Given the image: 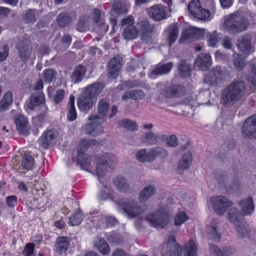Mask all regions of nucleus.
<instances>
[{
	"mask_svg": "<svg viewBox=\"0 0 256 256\" xmlns=\"http://www.w3.org/2000/svg\"><path fill=\"white\" fill-rule=\"evenodd\" d=\"M146 218L152 226L162 228L164 227L168 223L169 220L168 212L162 208L148 215Z\"/></svg>",
	"mask_w": 256,
	"mask_h": 256,
	"instance_id": "7",
	"label": "nucleus"
},
{
	"mask_svg": "<svg viewBox=\"0 0 256 256\" xmlns=\"http://www.w3.org/2000/svg\"><path fill=\"white\" fill-rule=\"evenodd\" d=\"M202 8L200 0H192L188 6V10L192 16L200 12Z\"/></svg>",
	"mask_w": 256,
	"mask_h": 256,
	"instance_id": "48",
	"label": "nucleus"
},
{
	"mask_svg": "<svg viewBox=\"0 0 256 256\" xmlns=\"http://www.w3.org/2000/svg\"><path fill=\"white\" fill-rule=\"evenodd\" d=\"M211 56L206 53L200 54L194 62V64L202 70H206L212 65Z\"/></svg>",
	"mask_w": 256,
	"mask_h": 256,
	"instance_id": "18",
	"label": "nucleus"
},
{
	"mask_svg": "<svg viewBox=\"0 0 256 256\" xmlns=\"http://www.w3.org/2000/svg\"><path fill=\"white\" fill-rule=\"evenodd\" d=\"M233 63L234 68L238 71L242 70L246 65L244 60L240 58L238 54H234V55Z\"/></svg>",
	"mask_w": 256,
	"mask_h": 256,
	"instance_id": "55",
	"label": "nucleus"
},
{
	"mask_svg": "<svg viewBox=\"0 0 256 256\" xmlns=\"http://www.w3.org/2000/svg\"><path fill=\"white\" fill-rule=\"evenodd\" d=\"M164 95L168 98L180 96L185 92L184 87L180 85L166 86L164 88Z\"/></svg>",
	"mask_w": 256,
	"mask_h": 256,
	"instance_id": "26",
	"label": "nucleus"
},
{
	"mask_svg": "<svg viewBox=\"0 0 256 256\" xmlns=\"http://www.w3.org/2000/svg\"><path fill=\"white\" fill-rule=\"evenodd\" d=\"M34 165V160L30 154H24L22 156V166L27 170L32 169Z\"/></svg>",
	"mask_w": 256,
	"mask_h": 256,
	"instance_id": "52",
	"label": "nucleus"
},
{
	"mask_svg": "<svg viewBox=\"0 0 256 256\" xmlns=\"http://www.w3.org/2000/svg\"><path fill=\"white\" fill-rule=\"evenodd\" d=\"M158 136L152 131L144 132L142 136V141L146 145H156L158 144Z\"/></svg>",
	"mask_w": 256,
	"mask_h": 256,
	"instance_id": "32",
	"label": "nucleus"
},
{
	"mask_svg": "<svg viewBox=\"0 0 256 256\" xmlns=\"http://www.w3.org/2000/svg\"><path fill=\"white\" fill-rule=\"evenodd\" d=\"M104 87V86L102 82H94L85 88L83 93L94 99L98 96Z\"/></svg>",
	"mask_w": 256,
	"mask_h": 256,
	"instance_id": "19",
	"label": "nucleus"
},
{
	"mask_svg": "<svg viewBox=\"0 0 256 256\" xmlns=\"http://www.w3.org/2000/svg\"><path fill=\"white\" fill-rule=\"evenodd\" d=\"M74 97L70 96L69 101V110L68 113V118L70 121H73L76 118V112L74 108Z\"/></svg>",
	"mask_w": 256,
	"mask_h": 256,
	"instance_id": "47",
	"label": "nucleus"
},
{
	"mask_svg": "<svg viewBox=\"0 0 256 256\" xmlns=\"http://www.w3.org/2000/svg\"><path fill=\"white\" fill-rule=\"evenodd\" d=\"M89 17L87 16H82L80 17L76 25L78 31L83 32L88 30V24Z\"/></svg>",
	"mask_w": 256,
	"mask_h": 256,
	"instance_id": "46",
	"label": "nucleus"
},
{
	"mask_svg": "<svg viewBox=\"0 0 256 256\" xmlns=\"http://www.w3.org/2000/svg\"><path fill=\"white\" fill-rule=\"evenodd\" d=\"M156 192L155 185L152 184L145 186L138 194V199L141 203L144 202L152 197Z\"/></svg>",
	"mask_w": 256,
	"mask_h": 256,
	"instance_id": "24",
	"label": "nucleus"
},
{
	"mask_svg": "<svg viewBox=\"0 0 256 256\" xmlns=\"http://www.w3.org/2000/svg\"><path fill=\"white\" fill-rule=\"evenodd\" d=\"M188 218V216L184 212H179L175 216L174 224L176 226H180L186 222Z\"/></svg>",
	"mask_w": 256,
	"mask_h": 256,
	"instance_id": "57",
	"label": "nucleus"
},
{
	"mask_svg": "<svg viewBox=\"0 0 256 256\" xmlns=\"http://www.w3.org/2000/svg\"><path fill=\"white\" fill-rule=\"evenodd\" d=\"M227 219L236 225L244 220L242 214L239 212L236 207H232L228 210Z\"/></svg>",
	"mask_w": 256,
	"mask_h": 256,
	"instance_id": "28",
	"label": "nucleus"
},
{
	"mask_svg": "<svg viewBox=\"0 0 256 256\" xmlns=\"http://www.w3.org/2000/svg\"><path fill=\"white\" fill-rule=\"evenodd\" d=\"M94 246L97 250L103 254H108L110 253V247L104 239L98 238L94 242Z\"/></svg>",
	"mask_w": 256,
	"mask_h": 256,
	"instance_id": "42",
	"label": "nucleus"
},
{
	"mask_svg": "<svg viewBox=\"0 0 256 256\" xmlns=\"http://www.w3.org/2000/svg\"><path fill=\"white\" fill-rule=\"evenodd\" d=\"M98 142L94 139L89 140H82L80 141L78 146L77 162L83 169H86L88 164L90 162L91 157L85 154L86 151L91 146L98 144Z\"/></svg>",
	"mask_w": 256,
	"mask_h": 256,
	"instance_id": "4",
	"label": "nucleus"
},
{
	"mask_svg": "<svg viewBox=\"0 0 256 256\" xmlns=\"http://www.w3.org/2000/svg\"><path fill=\"white\" fill-rule=\"evenodd\" d=\"M248 26V20L239 10L229 14L225 20L226 28L232 34L242 32L246 30Z\"/></svg>",
	"mask_w": 256,
	"mask_h": 256,
	"instance_id": "1",
	"label": "nucleus"
},
{
	"mask_svg": "<svg viewBox=\"0 0 256 256\" xmlns=\"http://www.w3.org/2000/svg\"><path fill=\"white\" fill-rule=\"evenodd\" d=\"M116 202L118 206V210H122L130 219L138 216L147 209L146 206H142L138 201L132 198H122Z\"/></svg>",
	"mask_w": 256,
	"mask_h": 256,
	"instance_id": "2",
	"label": "nucleus"
},
{
	"mask_svg": "<svg viewBox=\"0 0 256 256\" xmlns=\"http://www.w3.org/2000/svg\"><path fill=\"white\" fill-rule=\"evenodd\" d=\"M14 122L16 129L19 133L26 135L29 132L30 126L26 118L22 114H18L14 117Z\"/></svg>",
	"mask_w": 256,
	"mask_h": 256,
	"instance_id": "21",
	"label": "nucleus"
},
{
	"mask_svg": "<svg viewBox=\"0 0 256 256\" xmlns=\"http://www.w3.org/2000/svg\"><path fill=\"white\" fill-rule=\"evenodd\" d=\"M44 97L42 92H36L31 96L30 101L28 104V107L31 110H34L35 106L42 105V107L44 105Z\"/></svg>",
	"mask_w": 256,
	"mask_h": 256,
	"instance_id": "27",
	"label": "nucleus"
},
{
	"mask_svg": "<svg viewBox=\"0 0 256 256\" xmlns=\"http://www.w3.org/2000/svg\"><path fill=\"white\" fill-rule=\"evenodd\" d=\"M69 242L65 237H60L57 238L56 243L55 244V248L59 254L65 252L69 246Z\"/></svg>",
	"mask_w": 256,
	"mask_h": 256,
	"instance_id": "38",
	"label": "nucleus"
},
{
	"mask_svg": "<svg viewBox=\"0 0 256 256\" xmlns=\"http://www.w3.org/2000/svg\"><path fill=\"white\" fill-rule=\"evenodd\" d=\"M149 16L156 21L166 18V9L161 6L155 5L147 10Z\"/></svg>",
	"mask_w": 256,
	"mask_h": 256,
	"instance_id": "17",
	"label": "nucleus"
},
{
	"mask_svg": "<svg viewBox=\"0 0 256 256\" xmlns=\"http://www.w3.org/2000/svg\"><path fill=\"white\" fill-rule=\"evenodd\" d=\"M242 132L246 138H256V114L248 118L244 121Z\"/></svg>",
	"mask_w": 256,
	"mask_h": 256,
	"instance_id": "10",
	"label": "nucleus"
},
{
	"mask_svg": "<svg viewBox=\"0 0 256 256\" xmlns=\"http://www.w3.org/2000/svg\"><path fill=\"white\" fill-rule=\"evenodd\" d=\"M172 66L173 64L172 62L158 66L151 72L150 77L156 78V76L158 75L168 74L170 72Z\"/></svg>",
	"mask_w": 256,
	"mask_h": 256,
	"instance_id": "30",
	"label": "nucleus"
},
{
	"mask_svg": "<svg viewBox=\"0 0 256 256\" xmlns=\"http://www.w3.org/2000/svg\"><path fill=\"white\" fill-rule=\"evenodd\" d=\"M122 58L119 56L114 57L110 60L108 64L109 78L114 79L117 78L122 67Z\"/></svg>",
	"mask_w": 256,
	"mask_h": 256,
	"instance_id": "14",
	"label": "nucleus"
},
{
	"mask_svg": "<svg viewBox=\"0 0 256 256\" xmlns=\"http://www.w3.org/2000/svg\"><path fill=\"white\" fill-rule=\"evenodd\" d=\"M56 21L60 28H64L71 22L72 18L68 13L62 12L58 15Z\"/></svg>",
	"mask_w": 256,
	"mask_h": 256,
	"instance_id": "41",
	"label": "nucleus"
},
{
	"mask_svg": "<svg viewBox=\"0 0 256 256\" xmlns=\"http://www.w3.org/2000/svg\"><path fill=\"white\" fill-rule=\"evenodd\" d=\"M238 204L241 206V210L242 214H250L254 210V204L252 198L249 196L248 198L239 202Z\"/></svg>",
	"mask_w": 256,
	"mask_h": 256,
	"instance_id": "29",
	"label": "nucleus"
},
{
	"mask_svg": "<svg viewBox=\"0 0 256 256\" xmlns=\"http://www.w3.org/2000/svg\"><path fill=\"white\" fill-rule=\"evenodd\" d=\"M88 120L91 121L90 123L95 130L98 134H100L103 130L102 125L104 122V118L99 116H91L88 117Z\"/></svg>",
	"mask_w": 256,
	"mask_h": 256,
	"instance_id": "37",
	"label": "nucleus"
},
{
	"mask_svg": "<svg viewBox=\"0 0 256 256\" xmlns=\"http://www.w3.org/2000/svg\"><path fill=\"white\" fill-rule=\"evenodd\" d=\"M92 26L95 32L103 34L108 30V26L106 22L104 14L95 8L92 14Z\"/></svg>",
	"mask_w": 256,
	"mask_h": 256,
	"instance_id": "8",
	"label": "nucleus"
},
{
	"mask_svg": "<svg viewBox=\"0 0 256 256\" xmlns=\"http://www.w3.org/2000/svg\"><path fill=\"white\" fill-rule=\"evenodd\" d=\"M198 246L195 242L190 240L188 243L184 247V256H198Z\"/></svg>",
	"mask_w": 256,
	"mask_h": 256,
	"instance_id": "44",
	"label": "nucleus"
},
{
	"mask_svg": "<svg viewBox=\"0 0 256 256\" xmlns=\"http://www.w3.org/2000/svg\"><path fill=\"white\" fill-rule=\"evenodd\" d=\"M251 40L252 36L250 34L243 35L238 40V47L240 50L246 56L250 54L254 51Z\"/></svg>",
	"mask_w": 256,
	"mask_h": 256,
	"instance_id": "12",
	"label": "nucleus"
},
{
	"mask_svg": "<svg viewBox=\"0 0 256 256\" xmlns=\"http://www.w3.org/2000/svg\"><path fill=\"white\" fill-rule=\"evenodd\" d=\"M110 106L109 102L104 99H102L99 100L97 106L98 113L101 116V117L104 118L106 116L107 112Z\"/></svg>",
	"mask_w": 256,
	"mask_h": 256,
	"instance_id": "45",
	"label": "nucleus"
},
{
	"mask_svg": "<svg viewBox=\"0 0 256 256\" xmlns=\"http://www.w3.org/2000/svg\"><path fill=\"white\" fill-rule=\"evenodd\" d=\"M144 97V92L139 90H130L125 92L122 97L123 101H126L128 99L137 100L142 99Z\"/></svg>",
	"mask_w": 256,
	"mask_h": 256,
	"instance_id": "33",
	"label": "nucleus"
},
{
	"mask_svg": "<svg viewBox=\"0 0 256 256\" xmlns=\"http://www.w3.org/2000/svg\"><path fill=\"white\" fill-rule=\"evenodd\" d=\"M84 130V133L86 134L91 135L93 136H96L98 135V133L96 130H95L94 128L90 122L85 125Z\"/></svg>",
	"mask_w": 256,
	"mask_h": 256,
	"instance_id": "63",
	"label": "nucleus"
},
{
	"mask_svg": "<svg viewBox=\"0 0 256 256\" xmlns=\"http://www.w3.org/2000/svg\"><path fill=\"white\" fill-rule=\"evenodd\" d=\"M42 112L33 118L34 122L36 123L38 126H42V123L44 120L47 112V107H46L44 105H43L42 106Z\"/></svg>",
	"mask_w": 256,
	"mask_h": 256,
	"instance_id": "56",
	"label": "nucleus"
},
{
	"mask_svg": "<svg viewBox=\"0 0 256 256\" xmlns=\"http://www.w3.org/2000/svg\"><path fill=\"white\" fill-rule=\"evenodd\" d=\"M204 30L196 27H190L183 32L180 42L190 43L202 38L204 34Z\"/></svg>",
	"mask_w": 256,
	"mask_h": 256,
	"instance_id": "11",
	"label": "nucleus"
},
{
	"mask_svg": "<svg viewBox=\"0 0 256 256\" xmlns=\"http://www.w3.org/2000/svg\"><path fill=\"white\" fill-rule=\"evenodd\" d=\"M245 83L242 80H236L230 85L225 94V106L234 104L242 96L245 90Z\"/></svg>",
	"mask_w": 256,
	"mask_h": 256,
	"instance_id": "3",
	"label": "nucleus"
},
{
	"mask_svg": "<svg viewBox=\"0 0 256 256\" xmlns=\"http://www.w3.org/2000/svg\"><path fill=\"white\" fill-rule=\"evenodd\" d=\"M24 20L27 23H34L36 22V14L33 10L29 9L26 11L24 16Z\"/></svg>",
	"mask_w": 256,
	"mask_h": 256,
	"instance_id": "62",
	"label": "nucleus"
},
{
	"mask_svg": "<svg viewBox=\"0 0 256 256\" xmlns=\"http://www.w3.org/2000/svg\"><path fill=\"white\" fill-rule=\"evenodd\" d=\"M128 6L125 2L116 0L113 3L112 10L118 14H125L128 12Z\"/></svg>",
	"mask_w": 256,
	"mask_h": 256,
	"instance_id": "35",
	"label": "nucleus"
},
{
	"mask_svg": "<svg viewBox=\"0 0 256 256\" xmlns=\"http://www.w3.org/2000/svg\"><path fill=\"white\" fill-rule=\"evenodd\" d=\"M83 220L82 210L78 208L76 214L72 216L69 218V224L72 226L79 225Z\"/></svg>",
	"mask_w": 256,
	"mask_h": 256,
	"instance_id": "50",
	"label": "nucleus"
},
{
	"mask_svg": "<svg viewBox=\"0 0 256 256\" xmlns=\"http://www.w3.org/2000/svg\"><path fill=\"white\" fill-rule=\"evenodd\" d=\"M168 40L170 46L174 44L177 39L178 36V30L176 24H170L168 28Z\"/></svg>",
	"mask_w": 256,
	"mask_h": 256,
	"instance_id": "43",
	"label": "nucleus"
},
{
	"mask_svg": "<svg viewBox=\"0 0 256 256\" xmlns=\"http://www.w3.org/2000/svg\"><path fill=\"white\" fill-rule=\"evenodd\" d=\"M210 250L212 256H224L223 251L221 250L220 248L214 244H210Z\"/></svg>",
	"mask_w": 256,
	"mask_h": 256,
	"instance_id": "64",
	"label": "nucleus"
},
{
	"mask_svg": "<svg viewBox=\"0 0 256 256\" xmlns=\"http://www.w3.org/2000/svg\"><path fill=\"white\" fill-rule=\"evenodd\" d=\"M78 104L81 111L87 112L93 106V99L82 93L78 98Z\"/></svg>",
	"mask_w": 256,
	"mask_h": 256,
	"instance_id": "25",
	"label": "nucleus"
},
{
	"mask_svg": "<svg viewBox=\"0 0 256 256\" xmlns=\"http://www.w3.org/2000/svg\"><path fill=\"white\" fill-rule=\"evenodd\" d=\"M86 68L81 64L74 67L70 76L71 82L74 84H78L82 82L86 76Z\"/></svg>",
	"mask_w": 256,
	"mask_h": 256,
	"instance_id": "20",
	"label": "nucleus"
},
{
	"mask_svg": "<svg viewBox=\"0 0 256 256\" xmlns=\"http://www.w3.org/2000/svg\"><path fill=\"white\" fill-rule=\"evenodd\" d=\"M208 45L212 46H216L218 40V35L216 31L212 32H208L207 34Z\"/></svg>",
	"mask_w": 256,
	"mask_h": 256,
	"instance_id": "61",
	"label": "nucleus"
},
{
	"mask_svg": "<svg viewBox=\"0 0 256 256\" xmlns=\"http://www.w3.org/2000/svg\"><path fill=\"white\" fill-rule=\"evenodd\" d=\"M214 212L222 216L224 213V198L222 196H214L210 199Z\"/></svg>",
	"mask_w": 256,
	"mask_h": 256,
	"instance_id": "23",
	"label": "nucleus"
},
{
	"mask_svg": "<svg viewBox=\"0 0 256 256\" xmlns=\"http://www.w3.org/2000/svg\"><path fill=\"white\" fill-rule=\"evenodd\" d=\"M217 221L213 220L211 226L208 228V233L214 240L218 242L221 237V233L218 230L217 226Z\"/></svg>",
	"mask_w": 256,
	"mask_h": 256,
	"instance_id": "40",
	"label": "nucleus"
},
{
	"mask_svg": "<svg viewBox=\"0 0 256 256\" xmlns=\"http://www.w3.org/2000/svg\"><path fill=\"white\" fill-rule=\"evenodd\" d=\"M114 186L121 192H126L130 190V186L124 177L118 176L113 180Z\"/></svg>",
	"mask_w": 256,
	"mask_h": 256,
	"instance_id": "31",
	"label": "nucleus"
},
{
	"mask_svg": "<svg viewBox=\"0 0 256 256\" xmlns=\"http://www.w3.org/2000/svg\"><path fill=\"white\" fill-rule=\"evenodd\" d=\"M167 156V150L162 147L152 148L148 153L144 148L138 151L136 154L137 160L142 162H152L158 156L165 158Z\"/></svg>",
	"mask_w": 256,
	"mask_h": 256,
	"instance_id": "6",
	"label": "nucleus"
},
{
	"mask_svg": "<svg viewBox=\"0 0 256 256\" xmlns=\"http://www.w3.org/2000/svg\"><path fill=\"white\" fill-rule=\"evenodd\" d=\"M210 16V11L202 8L200 9V12L193 16L194 18L197 20L204 21L208 19Z\"/></svg>",
	"mask_w": 256,
	"mask_h": 256,
	"instance_id": "60",
	"label": "nucleus"
},
{
	"mask_svg": "<svg viewBox=\"0 0 256 256\" xmlns=\"http://www.w3.org/2000/svg\"><path fill=\"white\" fill-rule=\"evenodd\" d=\"M120 126L124 128L132 131H135L138 129L137 124L132 120L124 119L120 122Z\"/></svg>",
	"mask_w": 256,
	"mask_h": 256,
	"instance_id": "51",
	"label": "nucleus"
},
{
	"mask_svg": "<svg viewBox=\"0 0 256 256\" xmlns=\"http://www.w3.org/2000/svg\"><path fill=\"white\" fill-rule=\"evenodd\" d=\"M138 30L134 26H129L124 28L123 38L126 40H132L138 36Z\"/></svg>",
	"mask_w": 256,
	"mask_h": 256,
	"instance_id": "36",
	"label": "nucleus"
},
{
	"mask_svg": "<svg viewBox=\"0 0 256 256\" xmlns=\"http://www.w3.org/2000/svg\"><path fill=\"white\" fill-rule=\"evenodd\" d=\"M210 74L213 76L214 78H215L216 84L218 85L222 83L224 74L222 68L221 67L216 66L214 68Z\"/></svg>",
	"mask_w": 256,
	"mask_h": 256,
	"instance_id": "49",
	"label": "nucleus"
},
{
	"mask_svg": "<svg viewBox=\"0 0 256 256\" xmlns=\"http://www.w3.org/2000/svg\"><path fill=\"white\" fill-rule=\"evenodd\" d=\"M117 162L116 158L112 154L106 153L100 156L98 160L96 172L100 180L107 172L108 168H111L113 164Z\"/></svg>",
	"mask_w": 256,
	"mask_h": 256,
	"instance_id": "5",
	"label": "nucleus"
},
{
	"mask_svg": "<svg viewBox=\"0 0 256 256\" xmlns=\"http://www.w3.org/2000/svg\"><path fill=\"white\" fill-rule=\"evenodd\" d=\"M193 157L190 152H186L183 154L181 160L178 163V168L181 170L188 169L192 164Z\"/></svg>",
	"mask_w": 256,
	"mask_h": 256,
	"instance_id": "34",
	"label": "nucleus"
},
{
	"mask_svg": "<svg viewBox=\"0 0 256 256\" xmlns=\"http://www.w3.org/2000/svg\"><path fill=\"white\" fill-rule=\"evenodd\" d=\"M56 134L54 131L49 130L44 132L39 138L38 142L44 148H47L52 146L55 143Z\"/></svg>",
	"mask_w": 256,
	"mask_h": 256,
	"instance_id": "22",
	"label": "nucleus"
},
{
	"mask_svg": "<svg viewBox=\"0 0 256 256\" xmlns=\"http://www.w3.org/2000/svg\"><path fill=\"white\" fill-rule=\"evenodd\" d=\"M20 58L26 62L30 59L32 48L29 42L26 38L19 39L16 45Z\"/></svg>",
	"mask_w": 256,
	"mask_h": 256,
	"instance_id": "9",
	"label": "nucleus"
},
{
	"mask_svg": "<svg viewBox=\"0 0 256 256\" xmlns=\"http://www.w3.org/2000/svg\"><path fill=\"white\" fill-rule=\"evenodd\" d=\"M140 31L142 33V40L148 41L154 28V24L150 23L148 20H143L138 23Z\"/></svg>",
	"mask_w": 256,
	"mask_h": 256,
	"instance_id": "16",
	"label": "nucleus"
},
{
	"mask_svg": "<svg viewBox=\"0 0 256 256\" xmlns=\"http://www.w3.org/2000/svg\"><path fill=\"white\" fill-rule=\"evenodd\" d=\"M12 100V92L10 91L7 92L0 101V112L5 111L11 104Z\"/></svg>",
	"mask_w": 256,
	"mask_h": 256,
	"instance_id": "39",
	"label": "nucleus"
},
{
	"mask_svg": "<svg viewBox=\"0 0 256 256\" xmlns=\"http://www.w3.org/2000/svg\"><path fill=\"white\" fill-rule=\"evenodd\" d=\"M210 16V11L202 8L200 9V12L193 16L194 18L197 20L204 21L208 19Z\"/></svg>",
	"mask_w": 256,
	"mask_h": 256,
	"instance_id": "59",
	"label": "nucleus"
},
{
	"mask_svg": "<svg viewBox=\"0 0 256 256\" xmlns=\"http://www.w3.org/2000/svg\"><path fill=\"white\" fill-rule=\"evenodd\" d=\"M56 74V72L52 68L45 70L43 72V78L44 82L50 83L54 80Z\"/></svg>",
	"mask_w": 256,
	"mask_h": 256,
	"instance_id": "53",
	"label": "nucleus"
},
{
	"mask_svg": "<svg viewBox=\"0 0 256 256\" xmlns=\"http://www.w3.org/2000/svg\"><path fill=\"white\" fill-rule=\"evenodd\" d=\"M167 248L163 256H181L182 246L176 242V238L170 236L168 240Z\"/></svg>",
	"mask_w": 256,
	"mask_h": 256,
	"instance_id": "13",
	"label": "nucleus"
},
{
	"mask_svg": "<svg viewBox=\"0 0 256 256\" xmlns=\"http://www.w3.org/2000/svg\"><path fill=\"white\" fill-rule=\"evenodd\" d=\"M106 238L110 242L118 244H120L123 240V238L120 234L114 232L108 234Z\"/></svg>",
	"mask_w": 256,
	"mask_h": 256,
	"instance_id": "58",
	"label": "nucleus"
},
{
	"mask_svg": "<svg viewBox=\"0 0 256 256\" xmlns=\"http://www.w3.org/2000/svg\"><path fill=\"white\" fill-rule=\"evenodd\" d=\"M236 230L238 235L242 238L248 237L252 240H256V232H252V233H254V236H252L248 224L244 220L238 224L236 225Z\"/></svg>",
	"mask_w": 256,
	"mask_h": 256,
	"instance_id": "15",
	"label": "nucleus"
},
{
	"mask_svg": "<svg viewBox=\"0 0 256 256\" xmlns=\"http://www.w3.org/2000/svg\"><path fill=\"white\" fill-rule=\"evenodd\" d=\"M178 69L182 76H186L188 74L190 68L186 60H182L178 64Z\"/></svg>",
	"mask_w": 256,
	"mask_h": 256,
	"instance_id": "54",
	"label": "nucleus"
}]
</instances>
